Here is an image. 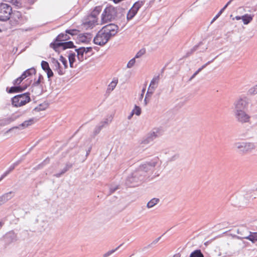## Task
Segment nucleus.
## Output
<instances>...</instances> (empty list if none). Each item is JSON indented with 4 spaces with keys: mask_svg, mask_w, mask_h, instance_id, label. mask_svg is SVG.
Listing matches in <instances>:
<instances>
[{
    "mask_svg": "<svg viewBox=\"0 0 257 257\" xmlns=\"http://www.w3.org/2000/svg\"><path fill=\"white\" fill-rule=\"evenodd\" d=\"M12 14V8L6 3L0 4V21L6 22L10 19Z\"/></svg>",
    "mask_w": 257,
    "mask_h": 257,
    "instance_id": "1",
    "label": "nucleus"
},
{
    "mask_svg": "<svg viewBox=\"0 0 257 257\" xmlns=\"http://www.w3.org/2000/svg\"><path fill=\"white\" fill-rule=\"evenodd\" d=\"M116 15V10L113 7H106L103 12L101 16L102 23H106L114 19Z\"/></svg>",
    "mask_w": 257,
    "mask_h": 257,
    "instance_id": "2",
    "label": "nucleus"
},
{
    "mask_svg": "<svg viewBox=\"0 0 257 257\" xmlns=\"http://www.w3.org/2000/svg\"><path fill=\"white\" fill-rule=\"evenodd\" d=\"M25 79L24 76L22 75L20 77H18L13 81V84L14 86L11 87V88H7V91L9 93H19L23 91L27 88V86H17L20 84L22 81Z\"/></svg>",
    "mask_w": 257,
    "mask_h": 257,
    "instance_id": "3",
    "label": "nucleus"
},
{
    "mask_svg": "<svg viewBox=\"0 0 257 257\" xmlns=\"http://www.w3.org/2000/svg\"><path fill=\"white\" fill-rule=\"evenodd\" d=\"M110 39L107 35L101 29L98 31L96 36L94 38L93 42L96 45L103 46Z\"/></svg>",
    "mask_w": 257,
    "mask_h": 257,
    "instance_id": "4",
    "label": "nucleus"
},
{
    "mask_svg": "<svg viewBox=\"0 0 257 257\" xmlns=\"http://www.w3.org/2000/svg\"><path fill=\"white\" fill-rule=\"evenodd\" d=\"M102 29L110 39L111 38L114 37L117 33L118 27L114 24H109L104 26Z\"/></svg>",
    "mask_w": 257,
    "mask_h": 257,
    "instance_id": "5",
    "label": "nucleus"
},
{
    "mask_svg": "<svg viewBox=\"0 0 257 257\" xmlns=\"http://www.w3.org/2000/svg\"><path fill=\"white\" fill-rule=\"evenodd\" d=\"M50 47L53 48L56 52L58 51V49L61 47L62 48L63 50L75 47L72 41L57 43L56 44H50Z\"/></svg>",
    "mask_w": 257,
    "mask_h": 257,
    "instance_id": "6",
    "label": "nucleus"
},
{
    "mask_svg": "<svg viewBox=\"0 0 257 257\" xmlns=\"http://www.w3.org/2000/svg\"><path fill=\"white\" fill-rule=\"evenodd\" d=\"M235 115L237 120L241 123L247 122L250 119V116L243 110H236Z\"/></svg>",
    "mask_w": 257,
    "mask_h": 257,
    "instance_id": "7",
    "label": "nucleus"
},
{
    "mask_svg": "<svg viewBox=\"0 0 257 257\" xmlns=\"http://www.w3.org/2000/svg\"><path fill=\"white\" fill-rule=\"evenodd\" d=\"M30 97H12V101L14 106L20 107L30 102Z\"/></svg>",
    "mask_w": 257,
    "mask_h": 257,
    "instance_id": "8",
    "label": "nucleus"
},
{
    "mask_svg": "<svg viewBox=\"0 0 257 257\" xmlns=\"http://www.w3.org/2000/svg\"><path fill=\"white\" fill-rule=\"evenodd\" d=\"M97 22V18L93 16L89 15L87 18L84 20L83 24L85 27L93 28Z\"/></svg>",
    "mask_w": 257,
    "mask_h": 257,
    "instance_id": "9",
    "label": "nucleus"
},
{
    "mask_svg": "<svg viewBox=\"0 0 257 257\" xmlns=\"http://www.w3.org/2000/svg\"><path fill=\"white\" fill-rule=\"evenodd\" d=\"M43 79V77L42 75L39 74L38 80L35 82L32 85V91L33 92H35V94H36L38 96L40 95L41 92H42V89L39 84L40 83L41 79Z\"/></svg>",
    "mask_w": 257,
    "mask_h": 257,
    "instance_id": "10",
    "label": "nucleus"
},
{
    "mask_svg": "<svg viewBox=\"0 0 257 257\" xmlns=\"http://www.w3.org/2000/svg\"><path fill=\"white\" fill-rule=\"evenodd\" d=\"M70 39L69 36L67 35V33H61L57 36V37L55 39V41L51 43V44H56L57 43H61L63 41H65Z\"/></svg>",
    "mask_w": 257,
    "mask_h": 257,
    "instance_id": "11",
    "label": "nucleus"
},
{
    "mask_svg": "<svg viewBox=\"0 0 257 257\" xmlns=\"http://www.w3.org/2000/svg\"><path fill=\"white\" fill-rule=\"evenodd\" d=\"M52 63L53 64V69L55 71H57L59 75H63L64 72L63 71L62 69L60 67V64L58 61L57 60H56L55 58L52 59Z\"/></svg>",
    "mask_w": 257,
    "mask_h": 257,
    "instance_id": "12",
    "label": "nucleus"
},
{
    "mask_svg": "<svg viewBox=\"0 0 257 257\" xmlns=\"http://www.w3.org/2000/svg\"><path fill=\"white\" fill-rule=\"evenodd\" d=\"M247 105L245 100L242 98H240L235 104V109L237 110H243Z\"/></svg>",
    "mask_w": 257,
    "mask_h": 257,
    "instance_id": "13",
    "label": "nucleus"
},
{
    "mask_svg": "<svg viewBox=\"0 0 257 257\" xmlns=\"http://www.w3.org/2000/svg\"><path fill=\"white\" fill-rule=\"evenodd\" d=\"M80 40L82 43H88L91 41L92 37L91 35L89 33L84 34H80L79 35Z\"/></svg>",
    "mask_w": 257,
    "mask_h": 257,
    "instance_id": "14",
    "label": "nucleus"
},
{
    "mask_svg": "<svg viewBox=\"0 0 257 257\" xmlns=\"http://www.w3.org/2000/svg\"><path fill=\"white\" fill-rule=\"evenodd\" d=\"M118 83V79L117 78H113L112 81L108 85L106 92L109 93L112 91L116 87Z\"/></svg>",
    "mask_w": 257,
    "mask_h": 257,
    "instance_id": "15",
    "label": "nucleus"
},
{
    "mask_svg": "<svg viewBox=\"0 0 257 257\" xmlns=\"http://www.w3.org/2000/svg\"><path fill=\"white\" fill-rule=\"evenodd\" d=\"M75 51L77 53V58L80 61H82L84 60V53H85L84 47H80L78 49H76Z\"/></svg>",
    "mask_w": 257,
    "mask_h": 257,
    "instance_id": "16",
    "label": "nucleus"
},
{
    "mask_svg": "<svg viewBox=\"0 0 257 257\" xmlns=\"http://www.w3.org/2000/svg\"><path fill=\"white\" fill-rule=\"evenodd\" d=\"M253 15L245 14L242 16V21L244 25L248 24L253 19Z\"/></svg>",
    "mask_w": 257,
    "mask_h": 257,
    "instance_id": "17",
    "label": "nucleus"
},
{
    "mask_svg": "<svg viewBox=\"0 0 257 257\" xmlns=\"http://www.w3.org/2000/svg\"><path fill=\"white\" fill-rule=\"evenodd\" d=\"M49 106V104L47 102H44L40 104L38 106L36 107L34 109L37 111H43L46 109Z\"/></svg>",
    "mask_w": 257,
    "mask_h": 257,
    "instance_id": "18",
    "label": "nucleus"
},
{
    "mask_svg": "<svg viewBox=\"0 0 257 257\" xmlns=\"http://www.w3.org/2000/svg\"><path fill=\"white\" fill-rule=\"evenodd\" d=\"M35 69L34 68H31L26 70L22 75L26 78L29 76L32 75L33 74H35Z\"/></svg>",
    "mask_w": 257,
    "mask_h": 257,
    "instance_id": "19",
    "label": "nucleus"
},
{
    "mask_svg": "<svg viewBox=\"0 0 257 257\" xmlns=\"http://www.w3.org/2000/svg\"><path fill=\"white\" fill-rule=\"evenodd\" d=\"M243 146L244 149H242L243 152L250 151L255 148L254 145L250 143H245Z\"/></svg>",
    "mask_w": 257,
    "mask_h": 257,
    "instance_id": "20",
    "label": "nucleus"
},
{
    "mask_svg": "<svg viewBox=\"0 0 257 257\" xmlns=\"http://www.w3.org/2000/svg\"><path fill=\"white\" fill-rule=\"evenodd\" d=\"M160 80V76L158 75V76H155L153 79L151 80L150 83V86L156 88L158 86Z\"/></svg>",
    "mask_w": 257,
    "mask_h": 257,
    "instance_id": "21",
    "label": "nucleus"
},
{
    "mask_svg": "<svg viewBox=\"0 0 257 257\" xmlns=\"http://www.w3.org/2000/svg\"><path fill=\"white\" fill-rule=\"evenodd\" d=\"M244 238L252 241V242H254L257 241V232H250V234L248 236Z\"/></svg>",
    "mask_w": 257,
    "mask_h": 257,
    "instance_id": "22",
    "label": "nucleus"
},
{
    "mask_svg": "<svg viewBox=\"0 0 257 257\" xmlns=\"http://www.w3.org/2000/svg\"><path fill=\"white\" fill-rule=\"evenodd\" d=\"M35 122V120L34 118H31L29 120L25 121L24 122H23L22 124H20V126H21L23 127H27L30 125H31L33 124Z\"/></svg>",
    "mask_w": 257,
    "mask_h": 257,
    "instance_id": "23",
    "label": "nucleus"
},
{
    "mask_svg": "<svg viewBox=\"0 0 257 257\" xmlns=\"http://www.w3.org/2000/svg\"><path fill=\"white\" fill-rule=\"evenodd\" d=\"M75 53H70L68 55V59L69 61L70 66L72 68L73 64L75 60Z\"/></svg>",
    "mask_w": 257,
    "mask_h": 257,
    "instance_id": "24",
    "label": "nucleus"
},
{
    "mask_svg": "<svg viewBox=\"0 0 257 257\" xmlns=\"http://www.w3.org/2000/svg\"><path fill=\"white\" fill-rule=\"evenodd\" d=\"M189 257H204V255L200 249H196L190 254Z\"/></svg>",
    "mask_w": 257,
    "mask_h": 257,
    "instance_id": "25",
    "label": "nucleus"
},
{
    "mask_svg": "<svg viewBox=\"0 0 257 257\" xmlns=\"http://www.w3.org/2000/svg\"><path fill=\"white\" fill-rule=\"evenodd\" d=\"M247 94L249 95H254L257 94V84L249 89L247 92Z\"/></svg>",
    "mask_w": 257,
    "mask_h": 257,
    "instance_id": "26",
    "label": "nucleus"
},
{
    "mask_svg": "<svg viewBox=\"0 0 257 257\" xmlns=\"http://www.w3.org/2000/svg\"><path fill=\"white\" fill-rule=\"evenodd\" d=\"M101 11V7H96L94 9V10L91 12V14L90 15L93 16L94 17L97 18V16L99 14V13Z\"/></svg>",
    "mask_w": 257,
    "mask_h": 257,
    "instance_id": "27",
    "label": "nucleus"
},
{
    "mask_svg": "<svg viewBox=\"0 0 257 257\" xmlns=\"http://www.w3.org/2000/svg\"><path fill=\"white\" fill-rule=\"evenodd\" d=\"M159 200L157 198H153L151 200H150L147 204V207L148 208L153 207L155 205H156L158 202Z\"/></svg>",
    "mask_w": 257,
    "mask_h": 257,
    "instance_id": "28",
    "label": "nucleus"
},
{
    "mask_svg": "<svg viewBox=\"0 0 257 257\" xmlns=\"http://www.w3.org/2000/svg\"><path fill=\"white\" fill-rule=\"evenodd\" d=\"M9 2L17 8H20L22 6L21 0H9Z\"/></svg>",
    "mask_w": 257,
    "mask_h": 257,
    "instance_id": "29",
    "label": "nucleus"
},
{
    "mask_svg": "<svg viewBox=\"0 0 257 257\" xmlns=\"http://www.w3.org/2000/svg\"><path fill=\"white\" fill-rule=\"evenodd\" d=\"M141 113V109L140 107L136 105L135 108L131 112V116H133L134 114H136L137 115H140Z\"/></svg>",
    "mask_w": 257,
    "mask_h": 257,
    "instance_id": "30",
    "label": "nucleus"
},
{
    "mask_svg": "<svg viewBox=\"0 0 257 257\" xmlns=\"http://www.w3.org/2000/svg\"><path fill=\"white\" fill-rule=\"evenodd\" d=\"M136 14H135V12H133V10L130 9L127 14V20L130 21L132 20L136 16Z\"/></svg>",
    "mask_w": 257,
    "mask_h": 257,
    "instance_id": "31",
    "label": "nucleus"
},
{
    "mask_svg": "<svg viewBox=\"0 0 257 257\" xmlns=\"http://www.w3.org/2000/svg\"><path fill=\"white\" fill-rule=\"evenodd\" d=\"M41 67L45 71H46L50 69L49 67V65L48 63L45 61H42L41 62Z\"/></svg>",
    "mask_w": 257,
    "mask_h": 257,
    "instance_id": "32",
    "label": "nucleus"
},
{
    "mask_svg": "<svg viewBox=\"0 0 257 257\" xmlns=\"http://www.w3.org/2000/svg\"><path fill=\"white\" fill-rule=\"evenodd\" d=\"M79 31L76 29H71V30H67L65 31V33L71 35V36H74L78 34Z\"/></svg>",
    "mask_w": 257,
    "mask_h": 257,
    "instance_id": "33",
    "label": "nucleus"
},
{
    "mask_svg": "<svg viewBox=\"0 0 257 257\" xmlns=\"http://www.w3.org/2000/svg\"><path fill=\"white\" fill-rule=\"evenodd\" d=\"M12 18H14V19L16 20V19H20L22 17L21 13L18 11H14V12H12Z\"/></svg>",
    "mask_w": 257,
    "mask_h": 257,
    "instance_id": "34",
    "label": "nucleus"
},
{
    "mask_svg": "<svg viewBox=\"0 0 257 257\" xmlns=\"http://www.w3.org/2000/svg\"><path fill=\"white\" fill-rule=\"evenodd\" d=\"M146 53V50L145 49H141L136 55L135 57H134L135 59L139 58L141 57L142 56L144 55Z\"/></svg>",
    "mask_w": 257,
    "mask_h": 257,
    "instance_id": "35",
    "label": "nucleus"
},
{
    "mask_svg": "<svg viewBox=\"0 0 257 257\" xmlns=\"http://www.w3.org/2000/svg\"><path fill=\"white\" fill-rule=\"evenodd\" d=\"M145 4L144 1H139L136 2L134 5L138 9H140Z\"/></svg>",
    "mask_w": 257,
    "mask_h": 257,
    "instance_id": "36",
    "label": "nucleus"
},
{
    "mask_svg": "<svg viewBox=\"0 0 257 257\" xmlns=\"http://www.w3.org/2000/svg\"><path fill=\"white\" fill-rule=\"evenodd\" d=\"M136 63V59L135 58L132 59L131 60L129 61L127 64V67L128 68H131L134 66Z\"/></svg>",
    "mask_w": 257,
    "mask_h": 257,
    "instance_id": "37",
    "label": "nucleus"
},
{
    "mask_svg": "<svg viewBox=\"0 0 257 257\" xmlns=\"http://www.w3.org/2000/svg\"><path fill=\"white\" fill-rule=\"evenodd\" d=\"M60 60L61 61V62L64 65L65 68H67V60L64 57H63L62 56H61L60 57Z\"/></svg>",
    "mask_w": 257,
    "mask_h": 257,
    "instance_id": "38",
    "label": "nucleus"
},
{
    "mask_svg": "<svg viewBox=\"0 0 257 257\" xmlns=\"http://www.w3.org/2000/svg\"><path fill=\"white\" fill-rule=\"evenodd\" d=\"M245 143H236L235 144V146L236 148L238 149H244V144Z\"/></svg>",
    "mask_w": 257,
    "mask_h": 257,
    "instance_id": "39",
    "label": "nucleus"
},
{
    "mask_svg": "<svg viewBox=\"0 0 257 257\" xmlns=\"http://www.w3.org/2000/svg\"><path fill=\"white\" fill-rule=\"evenodd\" d=\"M155 87H153L149 85L146 96H148V94H152L154 92Z\"/></svg>",
    "mask_w": 257,
    "mask_h": 257,
    "instance_id": "40",
    "label": "nucleus"
},
{
    "mask_svg": "<svg viewBox=\"0 0 257 257\" xmlns=\"http://www.w3.org/2000/svg\"><path fill=\"white\" fill-rule=\"evenodd\" d=\"M199 45L195 46L190 51L188 52L187 53V56H189L190 55L192 54L194 52H195L198 47Z\"/></svg>",
    "mask_w": 257,
    "mask_h": 257,
    "instance_id": "41",
    "label": "nucleus"
},
{
    "mask_svg": "<svg viewBox=\"0 0 257 257\" xmlns=\"http://www.w3.org/2000/svg\"><path fill=\"white\" fill-rule=\"evenodd\" d=\"M46 72H47L48 78H51L54 75L53 72L51 69V68L49 69V70H47Z\"/></svg>",
    "mask_w": 257,
    "mask_h": 257,
    "instance_id": "42",
    "label": "nucleus"
},
{
    "mask_svg": "<svg viewBox=\"0 0 257 257\" xmlns=\"http://www.w3.org/2000/svg\"><path fill=\"white\" fill-rule=\"evenodd\" d=\"M118 247H119V246L118 247H117L115 249L111 250L108 251L107 252H106V253H105L104 254L103 256L107 257V256H109V255H110L111 254L113 253Z\"/></svg>",
    "mask_w": 257,
    "mask_h": 257,
    "instance_id": "43",
    "label": "nucleus"
},
{
    "mask_svg": "<svg viewBox=\"0 0 257 257\" xmlns=\"http://www.w3.org/2000/svg\"><path fill=\"white\" fill-rule=\"evenodd\" d=\"M221 14H222L221 12L219 11V13L212 20V21L211 22V24H212Z\"/></svg>",
    "mask_w": 257,
    "mask_h": 257,
    "instance_id": "44",
    "label": "nucleus"
},
{
    "mask_svg": "<svg viewBox=\"0 0 257 257\" xmlns=\"http://www.w3.org/2000/svg\"><path fill=\"white\" fill-rule=\"evenodd\" d=\"M214 60V59H213L211 61H208L207 63H206L204 65L202 66L200 68H199V69H201V70H202V69L205 68L208 64H209L210 63H211Z\"/></svg>",
    "mask_w": 257,
    "mask_h": 257,
    "instance_id": "45",
    "label": "nucleus"
},
{
    "mask_svg": "<svg viewBox=\"0 0 257 257\" xmlns=\"http://www.w3.org/2000/svg\"><path fill=\"white\" fill-rule=\"evenodd\" d=\"M30 95V93L26 92V93H23V94H20L16 95L15 96H18V97H19V96H29Z\"/></svg>",
    "mask_w": 257,
    "mask_h": 257,
    "instance_id": "46",
    "label": "nucleus"
},
{
    "mask_svg": "<svg viewBox=\"0 0 257 257\" xmlns=\"http://www.w3.org/2000/svg\"><path fill=\"white\" fill-rule=\"evenodd\" d=\"M132 10H133V12H135V14H137L138 13V11H139V9H138L136 7H135L134 5L133 6L132 8L131 9Z\"/></svg>",
    "mask_w": 257,
    "mask_h": 257,
    "instance_id": "47",
    "label": "nucleus"
},
{
    "mask_svg": "<svg viewBox=\"0 0 257 257\" xmlns=\"http://www.w3.org/2000/svg\"><path fill=\"white\" fill-rule=\"evenodd\" d=\"M230 4V2H228L224 7L223 8H222L220 12H221L222 13L223 11L226 9V8L227 7V6Z\"/></svg>",
    "mask_w": 257,
    "mask_h": 257,
    "instance_id": "48",
    "label": "nucleus"
},
{
    "mask_svg": "<svg viewBox=\"0 0 257 257\" xmlns=\"http://www.w3.org/2000/svg\"><path fill=\"white\" fill-rule=\"evenodd\" d=\"M230 4V2H228L224 7L223 8H222L220 12H221L222 13L223 11L226 9V8L227 7V6Z\"/></svg>",
    "mask_w": 257,
    "mask_h": 257,
    "instance_id": "49",
    "label": "nucleus"
},
{
    "mask_svg": "<svg viewBox=\"0 0 257 257\" xmlns=\"http://www.w3.org/2000/svg\"><path fill=\"white\" fill-rule=\"evenodd\" d=\"M84 49H85V52L84 53H88L89 52L91 51L92 50V47H87V48H85L84 47Z\"/></svg>",
    "mask_w": 257,
    "mask_h": 257,
    "instance_id": "50",
    "label": "nucleus"
},
{
    "mask_svg": "<svg viewBox=\"0 0 257 257\" xmlns=\"http://www.w3.org/2000/svg\"><path fill=\"white\" fill-rule=\"evenodd\" d=\"M145 91H146V89H145V88H144L142 90V93H141L140 96H144Z\"/></svg>",
    "mask_w": 257,
    "mask_h": 257,
    "instance_id": "51",
    "label": "nucleus"
},
{
    "mask_svg": "<svg viewBox=\"0 0 257 257\" xmlns=\"http://www.w3.org/2000/svg\"><path fill=\"white\" fill-rule=\"evenodd\" d=\"M242 16H236L234 19H236V20H242Z\"/></svg>",
    "mask_w": 257,
    "mask_h": 257,
    "instance_id": "52",
    "label": "nucleus"
},
{
    "mask_svg": "<svg viewBox=\"0 0 257 257\" xmlns=\"http://www.w3.org/2000/svg\"><path fill=\"white\" fill-rule=\"evenodd\" d=\"M201 71V69L199 68L194 74L195 75H197Z\"/></svg>",
    "mask_w": 257,
    "mask_h": 257,
    "instance_id": "53",
    "label": "nucleus"
},
{
    "mask_svg": "<svg viewBox=\"0 0 257 257\" xmlns=\"http://www.w3.org/2000/svg\"><path fill=\"white\" fill-rule=\"evenodd\" d=\"M196 76V75H195L194 74H193V75L189 79V81H191L192 79H193Z\"/></svg>",
    "mask_w": 257,
    "mask_h": 257,
    "instance_id": "54",
    "label": "nucleus"
},
{
    "mask_svg": "<svg viewBox=\"0 0 257 257\" xmlns=\"http://www.w3.org/2000/svg\"><path fill=\"white\" fill-rule=\"evenodd\" d=\"M148 97H145V99H144V101L145 102V104H147V99H148Z\"/></svg>",
    "mask_w": 257,
    "mask_h": 257,
    "instance_id": "55",
    "label": "nucleus"
},
{
    "mask_svg": "<svg viewBox=\"0 0 257 257\" xmlns=\"http://www.w3.org/2000/svg\"><path fill=\"white\" fill-rule=\"evenodd\" d=\"M3 223L2 222H0V228H1V227H2V226H3Z\"/></svg>",
    "mask_w": 257,
    "mask_h": 257,
    "instance_id": "56",
    "label": "nucleus"
},
{
    "mask_svg": "<svg viewBox=\"0 0 257 257\" xmlns=\"http://www.w3.org/2000/svg\"><path fill=\"white\" fill-rule=\"evenodd\" d=\"M132 117V116H131V114L130 115L128 116V119H131Z\"/></svg>",
    "mask_w": 257,
    "mask_h": 257,
    "instance_id": "57",
    "label": "nucleus"
},
{
    "mask_svg": "<svg viewBox=\"0 0 257 257\" xmlns=\"http://www.w3.org/2000/svg\"><path fill=\"white\" fill-rule=\"evenodd\" d=\"M6 175H7V174H5V175H3V176L2 177V178L4 177L5 176H6Z\"/></svg>",
    "mask_w": 257,
    "mask_h": 257,
    "instance_id": "58",
    "label": "nucleus"
},
{
    "mask_svg": "<svg viewBox=\"0 0 257 257\" xmlns=\"http://www.w3.org/2000/svg\"><path fill=\"white\" fill-rule=\"evenodd\" d=\"M2 32V30H1V29L0 28V32Z\"/></svg>",
    "mask_w": 257,
    "mask_h": 257,
    "instance_id": "59",
    "label": "nucleus"
}]
</instances>
